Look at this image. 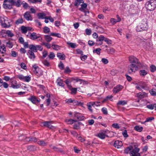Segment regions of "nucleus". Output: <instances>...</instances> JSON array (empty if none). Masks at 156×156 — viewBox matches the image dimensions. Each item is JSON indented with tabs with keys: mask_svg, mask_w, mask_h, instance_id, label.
I'll use <instances>...</instances> for the list:
<instances>
[{
	"mask_svg": "<svg viewBox=\"0 0 156 156\" xmlns=\"http://www.w3.org/2000/svg\"><path fill=\"white\" fill-rule=\"evenodd\" d=\"M136 85L135 88L138 90L142 91L143 89L145 90H148L149 89V87L147 82L143 81H140L135 83Z\"/></svg>",
	"mask_w": 156,
	"mask_h": 156,
	"instance_id": "obj_1",
	"label": "nucleus"
},
{
	"mask_svg": "<svg viewBox=\"0 0 156 156\" xmlns=\"http://www.w3.org/2000/svg\"><path fill=\"white\" fill-rule=\"evenodd\" d=\"M148 21L146 19H143L141 22L137 26L136 30L137 31L147 30L148 28Z\"/></svg>",
	"mask_w": 156,
	"mask_h": 156,
	"instance_id": "obj_2",
	"label": "nucleus"
},
{
	"mask_svg": "<svg viewBox=\"0 0 156 156\" xmlns=\"http://www.w3.org/2000/svg\"><path fill=\"white\" fill-rule=\"evenodd\" d=\"M145 6L147 9L149 11L154 10L156 7V0H150L146 3Z\"/></svg>",
	"mask_w": 156,
	"mask_h": 156,
	"instance_id": "obj_3",
	"label": "nucleus"
},
{
	"mask_svg": "<svg viewBox=\"0 0 156 156\" xmlns=\"http://www.w3.org/2000/svg\"><path fill=\"white\" fill-rule=\"evenodd\" d=\"M138 69V66L135 64H130L128 66L127 72L129 74H131L135 73Z\"/></svg>",
	"mask_w": 156,
	"mask_h": 156,
	"instance_id": "obj_4",
	"label": "nucleus"
},
{
	"mask_svg": "<svg viewBox=\"0 0 156 156\" xmlns=\"http://www.w3.org/2000/svg\"><path fill=\"white\" fill-rule=\"evenodd\" d=\"M8 2L12 5H15L17 7H20L22 4V2L21 0H4V2Z\"/></svg>",
	"mask_w": 156,
	"mask_h": 156,
	"instance_id": "obj_5",
	"label": "nucleus"
},
{
	"mask_svg": "<svg viewBox=\"0 0 156 156\" xmlns=\"http://www.w3.org/2000/svg\"><path fill=\"white\" fill-rule=\"evenodd\" d=\"M129 61L131 64H135L136 65L137 64L138 66L141 65V63L139 62V60L133 56H131L129 57Z\"/></svg>",
	"mask_w": 156,
	"mask_h": 156,
	"instance_id": "obj_6",
	"label": "nucleus"
},
{
	"mask_svg": "<svg viewBox=\"0 0 156 156\" xmlns=\"http://www.w3.org/2000/svg\"><path fill=\"white\" fill-rule=\"evenodd\" d=\"M139 151V148L135 147L130 151L129 153L130 155L131 156H140V154L138 153Z\"/></svg>",
	"mask_w": 156,
	"mask_h": 156,
	"instance_id": "obj_7",
	"label": "nucleus"
},
{
	"mask_svg": "<svg viewBox=\"0 0 156 156\" xmlns=\"http://www.w3.org/2000/svg\"><path fill=\"white\" fill-rule=\"evenodd\" d=\"M52 123L51 121H44L41 123V126L47 127L48 128L52 129L54 127L51 125Z\"/></svg>",
	"mask_w": 156,
	"mask_h": 156,
	"instance_id": "obj_8",
	"label": "nucleus"
},
{
	"mask_svg": "<svg viewBox=\"0 0 156 156\" xmlns=\"http://www.w3.org/2000/svg\"><path fill=\"white\" fill-rule=\"evenodd\" d=\"M20 80H23L24 81L29 82L30 80V77L29 76H24L22 74H20L16 76Z\"/></svg>",
	"mask_w": 156,
	"mask_h": 156,
	"instance_id": "obj_9",
	"label": "nucleus"
},
{
	"mask_svg": "<svg viewBox=\"0 0 156 156\" xmlns=\"http://www.w3.org/2000/svg\"><path fill=\"white\" fill-rule=\"evenodd\" d=\"M28 100L34 104H36L37 102L39 103L41 101L40 99H37L34 96H30V98H28Z\"/></svg>",
	"mask_w": 156,
	"mask_h": 156,
	"instance_id": "obj_10",
	"label": "nucleus"
},
{
	"mask_svg": "<svg viewBox=\"0 0 156 156\" xmlns=\"http://www.w3.org/2000/svg\"><path fill=\"white\" fill-rule=\"evenodd\" d=\"M23 16L24 18L27 21H32L33 20L32 16L29 12H26L24 13Z\"/></svg>",
	"mask_w": 156,
	"mask_h": 156,
	"instance_id": "obj_11",
	"label": "nucleus"
},
{
	"mask_svg": "<svg viewBox=\"0 0 156 156\" xmlns=\"http://www.w3.org/2000/svg\"><path fill=\"white\" fill-rule=\"evenodd\" d=\"M74 116L80 121L83 120L85 119V117L82 115L76 112L74 113Z\"/></svg>",
	"mask_w": 156,
	"mask_h": 156,
	"instance_id": "obj_12",
	"label": "nucleus"
},
{
	"mask_svg": "<svg viewBox=\"0 0 156 156\" xmlns=\"http://www.w3.org/2000/svg\"><path fill=\"white\" fill-rule=\"evenodd\" d=\"M123 87L120 85L116 86L114 88L113 91L114 93H117L120 91L122 88Z\"/></svg>",
	"mask_w": 156,
	"mask_h": 156,
	"instance_id": "obj_13",
	"label": "nucleus"
},
{
	"mask_svg": "<svg viewBox=\"0 0 156 156\" xmlns=\"http://www.w3.org/2000/svg\"><path fill=\"white\" fill-rule=\"evenodd\" d=\"M28 34H30L29 36V38L32 40H35L38 37L36 33L33 32L31 33L30 32H29Z\"/></svg>",
	"mask_w": 156,
	"mask_h": 156,
	"instance_id": "obj_14",
	"label": "nucleus"
},
{
	"mask_svg": "<svg viewBox=\"0 0 156 156\" xmlns=\"http://www.w3.org/2000/svg\"><path fill=\"white\" fill-rule=\"evenodd\" d=\"M105 37L102 35H100L97 40V42H99V43H96V44L98 45H101L102 44V41H104Z\"/></svg>",
	"mask_w": 156,
	"mask_h": 156,
	"instance_id": "obj_15",
	"label": "nucleus"
},
{
	"mask_svg": "<svg viewBox=\"0 0 156 156\" xmlns=\"http://www.w3.org/2000/svg\"><path fill=\"white\" fill-rule=\"evenodd\" d=\"M122 145V142L119 140L115 141L114 144V147L117 148H120Z\"/></svg>",
	"mask_w": 156,
	"mask_h": 156,
	"instance_id": "obj_16",
	"label": "nucleus"
},
{
	"mask_svg": "<svg viewBox=\"0 0 156 156\" xmlns=\"http://www.w3.org/2000/svg\"><path fill=\"white\" fill-rule=\"evenodd\" d=\"M56 83H57V85L62 87H64V84L63 83V81L61 78L58 77L56 81Z\"/></svg>",
	"mask_w": 156,
	"mask_h": 156,
	"instance_id": "obj_17",
	"label": "nucleus"
},
{
	"mask_svg": "<svg viewBox=\"0 0 156 156\" xmlns=\"http://www.w3.org/2000/svg\"><path fill=\"white\" fill-rule=\"evenodd\" d=\"M97 136L102 139H104L106 136H107L108 137H109L108 135H106L105 133L102 132H100L98 134Z\"/></svg>",
	"mask_w": 156,
	"mask_h": 156,
	"instance_id": "obj_18",
	"label": "nucleus"
},
{
	"mask_svg": "<svg viewBox=\"0 0 156 156\" xmlns=\"http://www.w3.org/2000/svg\"><path fill=\"white\" fill-rule=\"evenodd\" d=\"M72 80L71 79H67L65 81V82L69 89L72 88V86L70 83L72 82Z\"/></svg>",
	"mask_w": 156,
	"mask_h": 156,
	"instance_id": "obj_19",
	"label": "nucleus"
},
{
	"mask_svg": "<svg viewBox=\"0 0 156 156\" xmlns=\"http://www.w3.org/2000/svg\"><path fill=\"white\" fill-rule=\"evenodd\" d=\"M34 52L31 50H29L28 51V53L29 55V57L30 59H34L35 58V56Z\"/></svg>",
	"mask_w": 156,
	"mask_h": 156,
	"instance_id": "obj_20",
	"label": "nucleus"
},
{
	"mask_svg": "<svg viewBox=\"0 0 156 156\" xmlns=\"http://www.w3.org/2000/svg\"><path fill=\"white\" fill-rule=\"evenodd\" d=\"M65 121L68 124H72L74 122H77V120L73 119H66L65 120Z\"/></svg>",
	"mask_w": 156,
	"mask_h": 156,
	"instance_id": "obj_21",
	"label": "nucleus"
},
{
	"mask_svg": "<svg viewBox=\"0 0 156 156\" xmlns=\"http://www.w3.org/2000/svg\"><path fill=\"white\" fill-rule=\"evenodd\" d=\"M29 48L30 49V50L34 52H37V48L36 46H35L33 44H30L29 46Z\"/></svg>",
	"mask_w": 156,
	"mask_h": 156,
	"instance_id": "obj_22",
	"label": "nucleus"
},
{
	"mask_svg": "<svg viewBox=\"0 0 156 156\" xmlns=\"http://www.w3.org/2000/svg\"><path fill=\"white\" fill-rule=\"evenodd\" d=\"M2 21L1 23L2 27L4 28H8L10 27L9 25H8L7 24L5 23V20L4 18H2Z\"/></svg>",
	"mask_w": 156,
	"mask_h": 156,
	"instance_id": "obj_23",
	"label": "nucleus"
},
{
	"mask_svg": "<svg viewBox=\"0 0 156 156\" xmlns=\"http://www.w3.org/2000/svg\"><path fill=\"white\" fill-rule=\"evenodd\" d=\"M57 57L59 58V59L63 60L65 59V55L63 54H62L60 53H58L57 54Z\"/></svg>",
	"mask_w": 156,
	"mask_h": 156,
	"instance_id": "obj_24",
	"label": "nucleus"
},
{
	"mask_svg": "<svg viewBox=\"0 0 156 156\" xmlns=\"http://www.w3.org/2000/svg\"><path fill=\"white\" fill-rule=\"evenodd\" d=\"M27 150L30 151H34L36 150V147L34 145H29L27 146Z\"/></svg>",
	"mask_w": 156,
	"mask_h": 156,
	"instance_id": "obj_25",
	"label": "nucleus"
},
{
	"mask_svg": "<svg viewBox=\"0 0 156 156\" xmlns=\"http://www.w3.org/2000/svg\"><path fill=\"white\" fill-rule=\"evenodd\" d=\"M44 38L45 40L48 42H50L52 39V38L50 35H45Z\"/></svg>",
	"mask_w": 156,
	"mask_h": 156,
	"instance_id": "obj_26",
	"label": "nucleus"
},
{
	"mask_svg": "<svg viewBox=\"0 0 156 156\" xmlns=\"http://www.w3.org/2000/svg\"><path fill=\"white\" fill-rule=\"evenodd\" d=\"M32 69L34 73L36 74L38 73L39 68L38 66H37L36 65H34L33 66Z\"/></svg>",
	"mask_w": 156,
	"mask_h": 156,
	"instance_id": "obj_27",
	"label": "nucleus"
},
{
	"mask_svg": "<svg viewBox=\"0 0 156 156\" xmlns=\"http://www.w3.org/2000/svg\"><path fill=\"white\" fill-rule=\"evenodd\" d=\"M4 2V3L3 4V7L5 9H11L12 8V4L11 5L5 4Z\"/></svg>",
	"mask_w": 156,
	"mask_h": 156,
	"instance_id": "obj_28",
	"label": "nucleus"
},
{
	"mask_svg": "<svg viewBox=\"0 0 156 156\" xmlns=\"http://www.w3.org/2000/svg\"><path fill=\"white\" fill-rule=\"evenodd\" d=\"M134 129L139 132H141L143 129V127L142 126H136L134 127Z\"/></svg>",
	"mask_w": 156,
	"mask_h": 156,
	"instance_id": "obj_29",
	"label": "nucleus"
},
{
	"mask_svg": "<svg viewBox=\"0 0 156 156\" xmlns=\"http://www.w3.org/2000/svg\"><path fill=\"white\" fill-rule=\"evenodd\" d=\"M147 94L145 92H139L137 94V96L140 98H142L144 97V96L146 95Z\"/></svg>",
	"mask_w": 156,
	"mask_h": 156,
	"instance_id": "obj_30",
	"label": "nucleus"
},
{
	"mask_svg": "<svg viewBox=\"0 0 156 156\" xmlns=\"http://www.w3.org/2000/svg\"><path fill=\"white\" fill-rule=\"evenodd\" d=\"M51 47L53 49L55 50L58 51L60 49L61 46L57 45L52 44Z\"/></svg>",
	"mask_w": 156,
	"mask_h": 156,
	"instance_id": "obj_31",
	"label": "nucleus"
},
{
	"mask_svg": "<svg viewBox=\"0 0 156 156\" xmlns=\"http://www.w3.org/2000/svg\"><path fill=\"white\" fill-rule=\"evenodd\" d=\"M46 16L45 14L43 13H39L37 14V16L38 17V18L40 19H43L44 18V17Z\"/></svg>",
	"mask_w": 156,
	"mask_h": 156,
	"instance_id": "obj_32",
	"label": "nucleus"
},
{
	"mask_svg": "<svg viewBox=\"0 0 156 156\" xmlns=\"http://www.w3.org/2000/svg\"><path fill=\"white\" fill-rule=\"evenodd\" d=\"M132 148L133 147L131 146L127 147L125 149L124 151V153L126 154H128L129 152L132 149Z\"/></svg>",
	"mask_w": 156,
	"mask_h": 156,
	"instance_id": "obj_33",
	"label": "nucleus"
},
{
	"mask_svg": "<svg viewBox=\"0 0 156 156\" xmlns=\"http://www.w3.org/2000/svg\"><path fill=\"white\" fill-rule=\"evenodd\" d=\"M140 74V76H144L147 74V72L144 70H141L139 71Z\"/></svg>",
	"mask_w": 156,
	"mask_h": 156,
	"instance_id": "obj_34",
	"label": "nucleus"
},
{
	"mask_svg": "<svg viewBox=\"0 0 156 156\" xmlns=\"http://www.w3.org/2000/svg\"><path fill=\"white\" fill-rule=\"evenodd\" d=\"M83 3V4L81 5V7L79 9L81 11H82L83 10H85L87 6V4L86 3Z\"/></svg>",
	"mask_w": 156,
	"mask_h": 156,
	"instance_id": "obj_35",
	"label": "nucleus"
},
{
	"mask_svg": "<svg viewBox=\"0 0 156 156\" xmlns=\"http://www.w3.org/2000/svg\"><path fill=\"white\" fill-rule=\"evenodd\" d=\"M107 52L108 54H113L115 51V49L113 48H110L109 49H106Z\"/></svg>",
	"mask_w": 156,
	"mask_h": 156,
	"instance_id": "obj_36",
	"label": "nucleus"
},
{
	"mask_svg": "<svg viewBox=\"0 0 156 156\" xmlns=\"http://www.w3.org/2000/svg\"><path fill=\"white\" fill-rule=\"evenodd\" d=\"M23 23V19L21 18L18 19L15 22V24L16 25H18L20 24H22Z\"/></svg>",
	"mask_w": 156,
	"mask_h": 156,
	"instance_id": "obj_37",
	"label": "nucleus"
},
{
	"mask_svg": "<svg viewBox=\"0 0 156 156\" xmlns=\"http://www.w3.org/2000/svg\"><path fill=\"white\" fill-rule=\"evenodd\" d=\"M6 45L7 47H8L9 48H12L13 46V43L12 42L10 41H9L8 42H6Z\"/></svg>",
	"mask_w": 156,
	"mask_h": 156,
	"instance_id": "obj_38",
	"label": "nucleus"
},
{
	"mask_svg": "<svg viewBox=\"0 0 156 156\" xmlns=\"http://www.w3.org/2000/svg\"><path fill=\"white\" fill-rule=\"evenodd\" d=\"M21 30L22 33H26L27 31V27L23 26L21 27Z\"/></svg>",
	"mask_w": 156,
	"mask_h": 156,
	"instance_id": "obj_39",
	"label": "nucleus"
},
{
	"mask_svg": "<svg viewBox=\"0 0 156 156\" xmlns=\"http://www.w3.org/2000/svg\"><path fill=\"white\" fill-rule=\"evenodd\" d=\"M117 105H124L127 104V102L125 101H119L117 103Z\"/></svg>",
	"mask_w": 156,
	"mask_h": 156,
	"instance_id": "obj_40",
	"label": "nucleus"
},
{
	"mask_svg": "<svg viewBox=\"0 0 156 156\" xmlns=\"http://www.w3.org/2000/svg\"><path fill=\"white\" fill-rule=\"evenodd\" d=\"M43 32L44 33H48L50 31V29L47 27H44L43 28Z\"/></svg>",
	"mask_w": 156,
	"mask_h": 156,
	"instance_id": "obj_41",
	"label": "nucleus"
},
{
	"mask_svg": "<svg viewBox=\"0 0 156 156\" xmlns=\"http://www.w3.org/2000/svg\"><path fill=\"white\" fill-rule=\"evenodd\" d=\"M6 34L7 35L8 37H12L14 35L12 33L11 31L9 30H7L6 32Z\"/></svg>",
	"mask_w": 156,
	"mask_h": 156,
	"instance_id": "obj_42",
	"label": "nucleus"
},
{
	"mask_svg": "<svg viewBox=\"0 0 156 156\" xmlns=\"http://www.w3.org/2000/svg\"><path fill=\"white\" fill-rule=\"evenodd\" d=\"M73 129H80V127L79 126V125L77 123H75L73 125Z\"/></svg>",
	"mask_w": 156,
	"mask_h": 156,
	"instance_id": "obj_43",
	"label": "nucleus"
},
{
	"mask_svg": "<svg viewBox=\"0 0 156 156\" xmlns=\"http://www.w3.org/2000/svg\"><path fill=\"white\" fill-rule=\"evenodd\" d=\"M150 69L151 72H154L156 70V67L154 65H151L150 67Z\"/></svg>",
	"mask_w": 156,
	"mask_h": 156,
	"instance_id": "obj_44",
	"label": "nucleus"
},
{
	"mask_svg": "<svg viewBox=\"0 0 156 156\" xmlns=\"http://www.w3.org/2000/svg\"><path fill=\"white\" fill-rule=\"evenodd\" d=\"M3 51H4V52H5L6 51L5 48V47L4 45L0 46V52L2 54H3L4 52Z\"/></svg>",
	"mask_w": 156,
	"mask_h": 156,
	"instance_id": "obj_45",
	"label": "nucleus"
},
{
	"mask_svg": "<svg viewBox=\"0 0 156 156\" xmlns=\"http://www.w3.org/2000/svg\"><path fill=\"white\" fill-rule=\"evenodd\" d=\"M74 80H76V82H80V83L81 84L82 83H85L86 81H84L83 80L79 79L78 78H76L75 79H74Z\"/></svg>",
	"mask_w": 156,
	"mask_h": 156,
	"instance_id": "obj_46",
	"label": "nucleus"
},
{
	"mask_svg": "<svg viewBox=\"0 0 156 156\" xmlns=\"http://www.w3.org/2000/svg\"><path fill=\"white\" fill-rule=\"evenodd\" d=\"M67 44L69 45L72 48H75L76 47V44L75 43L69 42H67Z\"/></svg>",
	"mask_w": 156,
	"mask_h": 156,
	"instance_id": "obj_47",
	"label": "nucleus"
},
{
	"mask_svg": "<svg viewBox=\"0 0 156 156\" xmlns=\"http://www.w3.org/2000/svg\"><path fill=\"white\" fill-rule=\"evenodd\" d=\"M108 44H111L112 43V41L108 38L105 37L104 41Z\"/></svg>",
	"mask_w": 156,
	"mask_h": 156,
	"instance_id": "obj_48",
	"label": "nucleus"
},
{
	"mask_svg": "<svg viewBox=\"0 0 156 156\" xmlns=\"http://www.w3.org/2000/svg\"><path fill=\"white\" fill-rule=\"evenodd\" d=\"M101 50V49L99 48H97L96 49H94L93 50V52L94 53H97L98 55H100L101 52L100 51Z\"/></svg>",
	"mask_w": 156,
	"mask_h": 156,
	"instance_id": "obj_49",
	"label": "nucleus"
},
{
	"mask_svg": "<svg viewBox=\"0 0 156 156\" xmlns=\"http://www.w3.org/2000/svg\"><path fill=\"white\" fill-rule=\"evenodd\" d=\"M42 62L44 65L47 67H49L50 66V63L46 60L43 61Z\"/></svg>",
	"mask_w": 156,
	"mask_h": 156,
	"instance_id": "obj_50",
	"label": "nucleus"
},
{
	"mask_svg": "<svg viewBox=\"0 0 156 156\" xmlns=\"http://www.w3.org/2000/svg\"><path fill=\"white\" fill-rule=\"evenodd\" d=\"M38 144L39 145L42 146H45L46 145V143L43 140L38 141Z\"/></svg>",
	"mask_w": 156,
	"mask_h": 156,
	"instance_id": "obj_51",
	"label": "nucleus"
},
{
	"mask_svg": "<svg viewBox=\"0 0 156 156\" xmlns=\"http://www.w3.org/2000/svg\"><path fill=\"white\" fill-rule=\"evenodd\" d=\"M30 2L32 3H35L37 2H41V0H28Z\"/></svg>",
	"mask_w": 156,
	"mask_h": 156,
	"instance_id": "obj_52",
	"label": "nucleus"
},
{
	"mask_svg": "<svg viewBox=\"0 0 156 156\" xmlns=\"http://www.w3.org/2000/svg\"><path fill=\"white\" fill-rule=\"evenodd\" d=\"M147 107L151 110L153 109L154 108V104L147 105Z\"/></svg>",
	"mask_w": 156,
	"mask_h": 156,
	"instance_id": "obj_53",
	"label": "nucleus"
},
{
	"mask_svg": "<svg viewBox=\"0 0 156 156\" xmlns=\"http://www.w3.org/2000/svg\"><path fill=\"white\" fill-rule=\"evenodd\" d=\"M55 57V55L53 52H51L50 53L49 55H48V57L50 59H52Z\"/></svg>",
	"mask_w": 156,
	"mask_h": 156,
	"instance_id": "obj_54",
	"label": "nucleus"
},
{
	"mask_svg": "<svg viewBox=\"0 0 156 156\" xmlns=\"http://www.w3.org/2000/svg\"><path fill=\"white\" fill-rule=\"evenodd\" d=\"M154 118L153 117H148L147 118L145 121L144 122V123L149 122H151V121L153 120H154Z\"/></svg>",
	"mask_w": 156,
	"mask_h": 156,
	"instance_id": "obj_55",
	"label": "nucleus"
},
{
	"mask_svg": "<svg viewBox=\"0 0 156 156\" xmlns=\"http://www.w3.org/2000/svg\"><path fill=\"white\" fill-rule=\"evenodd\" d=\"M149 92L151 95L154 96H156V92L153 89H151L149 90Z\"/></svg>",
	"mask_w": 156,
	"mask_h": 156,
	"instance_id": "obj_56",
	"label": "nucleus"
},
{
	"mask_svg": "<svg viewBox=\"0 0 156 156\" xmlns=\"http://www.w3.org/2000/svg\"><path fill=\"white\" fill-rule=\"evenodd\" d=\"M58 66L62 70L63 69L64 65L62 62H60L59 64L58 65Z\"/></svg>",
	"mask_w": 156,
	"mask_h": 156,
	"instance_id": "obj_57",
	"label": "nucleus"
},
{
	"mask_svg": "<svg viewBox=\"0 0 156 156\" xmlns=\"http://www.w3.org/2000/svg\"><path fill=\"white\" fill-rule=\"evenodd\" d=\"M101 111L105 115L108 114V111L107 109L105 108H103L101 109Z\"/></svg>",
	"mask_w": 156,
	"mask_h": 156,
	"instance_id": "obj_58",
	"label": "nucleus"
},
{
	"mask_svg": "<svg viewBox=\"0 0 156 156\" xmlns=\"http://www.w3.org/2000/svg\"><path fill=\"white\" fill-rule=\"evenodd\" d=\"M87 57V56L86 55H81L80 56L81 60L83 61H84L85 60H86Z\"/></svg>",
	"mask_w": 156,
	"mask_h": 156,
	"instance_id": "obj_59",
	"label": "nucleus"
},
{
	"mask_svg": "<svg viewBox=\"0 0 156 156\" xmlns=\"http://www.w3.org/2000/svg\"><path fill=\"white\" fill-rule=\"evenodd\" d=\"M122 135L124 137L126 138L128 136L126 130H125L124 131L122 132Z\"/></svg>",
	"mask_w": 156,
	"mask_h": 156,
	"instance_id": "obj_60",
	"label": "nucleus"
},
{
	"mask_svg": "<svg viewBox=\"0 0 156 156\" xmlns=\"http://www.w3.org/2000/svg\"><path fill=\"white\" fill-rule=\"evenodd\" d=\"M71 72V70L69 69V67L67 66L65 69L64 72L66 73H69Z\"/></svg>",
	"mask_w": 156,
	"mask_h": 156,
	"instance_id": "obj_61",
	"label": "nucleus"
},
{
	"mask_svg": "<svg viewBox=\"0 0 156 156\" xmlns=\"http://www.w3.org/2000/svg\"><path fill=\"white\" fill-rule=\"evenodd\" d=\"M86 34L87 35H90L91 33V31L90 29H86L85 30Z\"/></svg>",
	"mask_w": 156,
	"mask_h": 156,
	"instance_id": "obj_62",
	"label": "nucleus"
},
{
	"mask_svg": "<svg viewBox=\"0 0 156 156\" xmlns=\"http://www.w3.org/2000/svg\"><path fill=\"white\" fill-rule=\"evenodd\" d=\"M112 126L114 128L119 129L120 127L118 123H114L112 125Z\"/></svg>",
	"mask_w": 156,
	"mask_h": 156,
	"instance_id": "obj_63",
	"label": "nucleus"
},
{
	"mask_svg": "<svg viewBox=\"0 0 156 156\" xmlns=\"http://www.w3.org/2000/svg\"><path fill=\"white\" fill-rule=\"evenodd\" d=\"M103 12L105 13H106V12H109L110 11V9L108 7H105L103 8Z\"/></svg>",
	"mask_w": 156,
	"mask_h": 156,
	"instance_id": "obj_64",
	"label": "nucleus"
}]
</instances>
